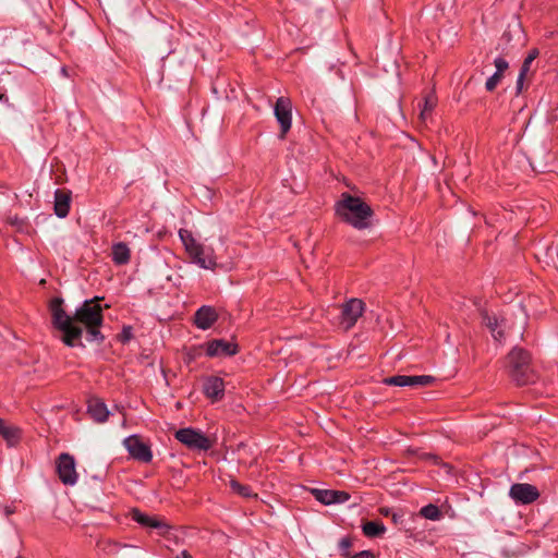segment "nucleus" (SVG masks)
Listing matches in <instances>:
<instances>
[{
  "instance_id": "39",
  "label": "nucleus",
  "mask_w": 558,
  "mask_h": 558,
  "mask_svg": "<svg viewBox=\"0 0 558 558\" xmlns=\"http://www.w3.org/2000/svg\"><path fill=\"white\" fill-rule=\"evenodd\" d=\"M11 513H13V510H12V509H10L9 507H8V508H5V514H7V515H10Z\"/></svg>"
},
{
  "instance_id": "15",
  "label": "nucleus",
  "mask_w": 558,
  "mask_h": 558,
  "mask_svg": "<svg viewBox=\"0 0 558 558\" xmlns=\"http://www.w3.org/2000/svg\"><path fill=\"white\" fill-rule=\"evenodd\" d=\"M482 318L484 324L490 330L494 339L498 342H501L505 339V333L502 329L505 320H499L496 316H490L487 312H484L482 314Z\"/></svg>"
},
{
  "instance_id": "8",
  "label": "nucleus",
  "mask_w": 558,
  "mask_h": 558,
  "mask_svg": "<svg viewBox=\"0 0 558 558\" xmlns=\"http://www.w3.org/2000/svg\"><path fill=\"white\" fill-rule=\"evenodd\" d=\"M123 445L134 460L144 463H149L153 460L150 447L145 444L140 436L131 435L124 438Z\"/></svg>"
},
{
  "instance_id": "18",
  "label": "nucleus",
  "mask_w": 558,
  "mask_h": 558,
  "mask_svg": "<svg viewBox=\"0 0 558 558\" xmlns=\"http://www.w3.org/2000/svg\"><path fill=\"white\" fill-rule=\"evenodd\" d=\"M111 256L116 265H125L130 262L131 251L124 242H118L112 245Z\"/></svg>"
},
{
  "instance_id": "11",
  "label": "nucleus",
  "mask_w": 558,
  "mask_h": 558,
  "mask_svg": "<svg viewBox=\"0 0 558 558\" xmlns=\"http://www.w3.org/2000/svg\"><path fill=\"white\" fill-rule=\"evenodd\" d=\"M238 353V344L225 339H215L207 343L206 355L209 357H227Z\"/></svg>"
},
{
  "instance_id": "21",
  "label": "nucleus",
  "mask_w": 558,
  "mask_h": 558,
  "mask_svg": "<svg viewBox=\"0 0 558 558\" xmlns=\"http://www.w3.org/2000/svg\"><path fill=\"white\" fill-rule=\"evenodd\" d=\"M437 98L434 93H429L424 98L423 108L420 112V119L421 121L425 122L427 118L430 116L432 111L436 107Z\"/></svg>"
},
{
  "instance_id": "13",
  "label": "nucleus",
  "mask_w": 558,
  "mask_h": 558,
  "mask_svg": "<svg viewBox=\"0 0 558 558\" xmlns=\"http://www.w3.org/2000/svg\"><path fill=\"white\" fill-rule=\"evenodd\" d=\"M205 396L214 401L220 400L225 395V383L217 376L207 377L203 385Z\"/></svg>"
},
{
  "instance_id": "36",
  "label": "nucleus",
  "mask_w": 558,
  "mask_h": 558,
  "mask_svg": "<svg viewBox=\"0 0 558 558\" xmlns=\"http://www.w3.org/2000/svg\"><path fill=\"white\" fill-rule=\"evenodd\" d=\"M392 512H393V511H392V509H390V508H381V509H380V513H381L383 515H386V517H388V515H390V517H391V513H392Z\"/></svg>"
},
{
  "instance_id": "14",
  "label": "nucleus",
  "mask_w": 558,
  "mask_h": 558,
  "mask_svg": "<svg viewBox=\"0 0 558 558\" xmlns=\"http://www.w3.org/2000/svg\"><path fill=\"white\" fill-rule=\"evenodd\" d=\"M87 412L97 423H105L110 414L106 403L99 398H92L88 400Z\"/></svg>"
},
{
  "instance_id": "31",
  "label": "nucleus",
  "mask_w": 558,
  "mask_h": 558,
  "mask_svg": "<svg viewBox=\"0 0 558 558\" xmlns=\"http://www.w3.org/2000/svg\"><path fill=\"white\" fill-rule=\"evenodd\" d=\"M391 520L396 525H402L404 522V513L403 512H392Z\"/></svg>"
},
{
  "instance_id": "3",
  "label": "nucleus",
  "mask_w": 558,
  "mask_h": 558,
  "mask_svg": "<svg viewBox=\"0 0 558 558\" xmlns=\"http://www.w3.org/2000/svg\"><path fill=\"white\" fill-rule=\"evenodd\" d=\"M179 236L194 264L203 269H216L218 264L214 248L198 243L192 232L186 229H180Z\"/></svg>"
},
{
  "instance_id": "33",
  "label": "nucleus",
  "mask_w": 558,
  "mask_h": 558,
  "mask_svg": "<svg viewBox=\"0 0 558 558\" xmlns=\"http://www.w3.org/2000/svg\"><path fill=\"white\" fill-rule=\"evenodd\" d=\"M526 74H523V73H519V76H518V80H517V92L518 93H521L522 88H523V82H524V78H525Z\"/></svg>"
},
{
  "instance_id": "23",
  "label": "nucleus",
  "mask_w": 558,
  "mask_h": 558,
  "mask_svg": "<svg viewBox=\"0 0 558 558\" xmlns=\"http://www.w3.org/2000/svg\"><path fill=\"white\" fill-rule=\"evenodd\" d=\"M229 485L233 493L243 498H255L257 496L250 486L243 485L233 478L230 480Z\"/></svg>"
},
{
  "instance_id": "19",
  "label": "nucleus",
  "mask_w": 558,
  "mask_h": 558,
  "mask_svg": "<svg viewBox=\"0 0 558 558\" xmlns=\"http://www.w3.org/2000/svg\"><path fill=\"white\" fill-rule=\"evenodd\" d=\"M0 435L5 439L9 446H14L20 439V429L12 425H7L0 418Z\"/></svg>"
},
{
  "instance_id": "32",
  "label": "nucleus",
  "mask_w": 558,
  "mask_h": 558,
  "mask_svg": "<svg viewBox=\"0 0 558 558\" xmlns=\"http://www.w3.org/2000/svg\"><path fill=\"white\" fill-rule=\"evenodd\" d=\"M350 558H375V556L371 550H362Z\"/></svg>"
},
{
  "instance_id": "24",
  "label": "nucleus",
  "mask_w": 558,
  "mask_h": 558,
  "mask_svg": "<svg viewBox=\"0 0 558 558\" xmlns=\"http://www.w3.org/2000/svg\"><path fill=\"white\" fill-rule=\"evenodd\" d=\"M312 494L314 495L315 499L324 505H332L335 504L333 499V490L332 489H312Z\"/></svg>"
},
{
  "instance_id": "37",
  "label": "nucleus",
  "mask_w": 558,
  "mask_h": 558,
  "mask_svg": "<svg viewBox=\"0 0 558 558\" xmlns=\"http://www.w3.org/2000/svg\"><path fill=\"white\" fill-rule=\"evenodd\" d=\"M177 558H192L186 550H182L178 554Z\"/></svg>"
},
{
  "instance_id": "26",
  "label": "nucleus",
  "mask_w": 558,
  "mask_h": 558,
  "mask_svg": "<svg viewBox=\"0 0 558 558\" xmlns=\"http://www.w3.org/2000/svg\"><path fill=\"white\" fill-rule=\"evenodd\" d=\"M537 56H538V50L537 49L531 50L529 52V54L526 56V58L524 59L520 72L523 73V74H527V72L530 71L532 62L537 58Z\"/></svg>"
},
{
  "instance_id": "34",
  "label": "nucleus",
  "mask_w": 558,
  "mask_h": 558,
  "mask_svg": "<svg viewBox=\"0 0 558 558\" xmlns=\"http://www.w3.org/2000/svg\"><path fill=\"white\" fill-rule=\"evenodd\" d=\"M121 336L123 341H128L131 338V328L124 327Z\"/></svg>"
},
{
  "instance_id": "5",
  "label": "nucleus",
  "mask_w": 558,
  "mask_h": 558,
  "mask_svg": "<svg viewBox=\"0 0 558 558\" xmlns=\"http://www.w3.org/2000/svg\"><path fill=\"white\" fill-rule=\"evenodd\" d=\"M174 437L190 450L206 451L213 446L211 440L203 432L191 427L177 430Z\"/></svg>"
},
{
  "instance_id": "38",
  "label": "nucleus",
  "mask_w": 558,
  "mask_h": 558,
  "mask_svg": "<svg viewBox=\"0 0 558 558\" xmlns=\"http://www.w3.org/2000/svg\"><path fill=\"white\" fill-rule=\"evenodd\" d=\"M501 40H505L507 43H509V34L508 33H505L501 37Z\"/></svg>"
},
{
  "instance_id": "12",
  "label": "nucleus",
  "mask_w": 558,
  "mask_h": 558,
  "mask_svg": "<svg viewBox=\"0 0 558 558\" xmlns=\"http://www.w3.org/2000/svg\"><path fill=\"white\" fill-rule=\"evenodd\" d=\"M218 319L216 310L208 305L201 306L194 315V324L198 329H209Z\"/></svg>"
},
{
  "instance_id": "10",
  "label": "nucleus",
  "mask_w": 558,
  "mask_h": 558,
  "mask_svg": "<svg viewBox=\"0 0 558 558\" xmlns=\"http://www.w3.org/2000/svg\"><path fill=\"white\" fill-rule=\"evenodd\" d=\"M509 497L517 505H530L538 499L539 492L537 487L532 484L517 483L510 486Z\"/></svg>"
},
{
  "instance_id": "9",
  "label": "nucleus",
  "mask_w": 558,
  "mask_h": 558,
  "mask_svg": "<svg viewBox=\"0 0 558 558\" xmlns=\"http://www.w3.org/2000/svg\"><path fill=\"white\" fill-rule=\"evenodd\" d=\"M57 472L64 485L73 486L77 483L78 474L75 469V460L69 453H61L57 460Z\"/></svg>"
},
{
  "instance_id": "6",
  "label": "nucleus",
  "mask_w": 558,
  "mask_h": 558,
  "mask_svg": "<svg viewBox=\"0 0 558 558\" xmlns=\"http://www.w3.org/2000/svg\"><path fill=\"white\" fill-rule=\"evenodd\" d=\"M365 310V304L360 299H350L341 305L339 315V326L344 329H351L362 316Z\"/></svg>"
},
{
  "instance_id": "25",
  "label": "nucleus",
  "mask_w": 558,
  "mask_h": 558,
  "mask_svg": "<svg viewBox=\"0 0 558 558\" xmlns=\"http://www.w3.org/2000/svg\"><path fill=\"white\" fill-rule=\"evenodd\" d=\"M411 376L397 375L386 378L384 381L390 386L411 387Z\"/></svg>"
},
{
  "instance_id": "27",
  "label": "nucleus",
  "mask_w": 558,
  "mask_h": 558,
  "mask_svg": "<svg viewBox=\"0 0 558 558\" xmlns=\"http://www.w3.org/2000/svg\"><path fill=\"white\" fill-rule=\"evenodd\" d=\"M434 378L428 375H417V376H411V387L414 386H427L429 385Z\"/></svg>"
},
{
  "instance_id": "16",
  "label": "nucleus",
  "mask_w": 558,
  "mask_h": 558,
  "mask_svg": "<svg viewBox=\"0 0 558 558\" xmlns=\"http://www.w3.org/2000/svg\"><path fill=\"white\" fill-rule=\"evenodd\" d=\"M132 519L143 526L157 529V530H165V531H167L169 529L167 523H165L163 521L159 520L156 517H149L145 513H142L138 510H134L132 512Z\"/></svg>"
},
{
  "instance_id": "40",
  "label": "nucleus",
  "mask_w": 558,
  "mask_h": 558,
  "mask_svg": "<svg viewBox=\"0 0 558 558\" xmlns=\"http://www.w3.org/2000/svg\"><path fill=\"white\" fill-rule=\"evenodd\" d=\"M2 100L8 101V98L3 94L0 95V101Z\"/></svg>"
},
{
  "instance_id": "4",
  "label": "nucleus",
  "mask_w": 558,
  "mask_h": 558,
  "mask_svg": "<svg viewBox=\"0 0 558 558\" xmlns=\"http://www.w3.org/2000/svg\"><path fill=\"white\" fill-rule=\"evenodd\" d=\"M530 360V354L526 351L517 348L508 356L510 375L518 385H525L533 379Z\"/></svg>"
},
{
  "instance_id": "17",
  "label": "nucleus",
  "mask_w": 558,
  "mask_h": 558,
  "mask_svg": "<svg viewBox=\"0 0 558 558\" xmlns=\"http://www.w3.org/2000/svg\"><path fill=\"white\" fill-rule=\"evenodd\" d=\"M70 193L61 190L54 192V213L59 218H65L70 211Z\"/></svg>"
},
{
  "instance_id": "2",
  "label": "nucleus",
  "mask_w": 558,
  "mask_h": 558,
  "mask_svg": "<svg viewBox=\"0 0 558 558\" xmlns=\"http://www.w3.org/2000/svg\"><path fill=\"white\" fill-rule=\"evenodd\" d=\"M335 211L342 221L357 230L369 228L374 215L373 209L367 203L348 192L340 195V198L335 204Z\"/></svg>"
},
{
  "instance_id": "28",
  "label": "nucleus",
  "mask_w": 558,
  "mask_h": 558,
  "mask_svg": "<svg viewBox=\"0 0 558 558\" xmlns=\"http://www.w3.org/2000/svg\"><path fill=\"white\" fill-rule=\"evenodd\" d=\"M502 75L494 73L486 80L485 88L487 92H493L501 82Z\"/></svg>"
},
{
  "instance_id": "29",
  "label": "nucleus",
  "mask_w": 558,
  "mask_h": 558,
  "mask_svg": "<svg viewBox=\"0 0 558 558\" xmlns=\"http://www.w3.org/2000/svg\"><path fill=\"white\" fill-rule=\"evenodd\" d=\"M494 64L496 68L495 73L500 74L502 76H504L505 71L509 68L508 61L502 57L496 58L494 61Z\"/></svg>"
},
{
  "instance_id": "7",
  "label": "nucleus",
  "mask_w": 558,
  "mask_h": 558,
  "mask_svg": "<svg viewBox=\"0 0 558 558\" xmlns=\"http://www.w3.org/2000/svg\"><path fill=\"white\" fill-rule=\"evenodd\" d=\"M274 114L280 125V138H284L292 125V102L288 97H279L274 106Z\"/></svg>"
},
{
  "instance_id": "22",
  "label": "nucleus",
  "mask_w": 558,
  "mask_h": 558,
  "mask_svg": "<svg viewBox=\"0 0 558 558\" xmlns=\"http://www.w3.org/2000/svg\"><path fill=\"white\" fill-rule=\"evenodd\" d=\"M418 514L424 519L430 521H439L442 518V513L438 506L428 504L420 509Z\"/></svg>"
},
{
  "instance_id": "20",
  "label": "nucleus",
  "mask_w": 558,
  "mask_h": 558,
  "mask_svg": "<svg viewBox=\"0 0 558 558\" xmlns=\"http://www.w3.org/2000/svg\"><path fill=\"white\" fill-rule=\"evenodd\" d=\"M362 531L366 537L374 538L381 536L386 532V526L379 521H367L363 523Z\"/></svg>"
},
{
  "instance_id": "35",
  "label": "nucleus",
  "mask_w": 558,
  "mask_h": 558,
  "mask_svg": "<svg viewBox=\"0 0 558 558\" xmlns=\"http://www.w3.org/2000/svg\"><path fill=\"white\" fill-rule=\"evenodd\" d=\"M340 545H341L342 548L348 550L350 548V546H351V543H350L349 539L343 538V539H341Z\"/></svg>"
},
{
  "instance_id": "1",
  "label": "nucleus",
  "mask_w": 558,
  "mask_h": 558,
  "mask_svg": "<svg viewBox=\"0 0 558 558\" xmlns=\"http://www.w3.org/2000/svg\"><path fill=\"white\" fill-rule=\"evenodd\" d=\"M99 298L86 300L78 308L74 316H70L63 310V300L54 298L50 302V312L53 326L63 332L62 341L68 347H74L75 341L80 340L83 329L76 324L85 326L89 341H102L99 327L102 325V307L99 304Z\"/></svg>"
},
{
  "instance_id": "30",
  "label": "nucleus",
  "mask_w": 558,
  "mask_h": 558,
  "mask_svg": "<svg viewBox=\"0 0 558 558\" xmlns=\"http://www.w3.org/2000/svg\"><path fill=\"white\" fill-rule=\"evenodd\" d=\"M335 504H343L350 499V495L344 490H333Z\"/></svg>"
}]
</instances>
